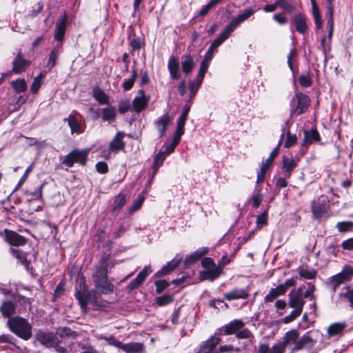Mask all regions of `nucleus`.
I'll list each match as a JSON object with an SVG mask.
<instances>
[{
	"instance_id": "nucleus-1",
	"label": "nucleus",
	"mask_w": 353,
	"mask_h": 353,
	"mask_svg": "<svg viewBox=\"0 0 353 353\" xmlns=\"http://www.w3.org/2000/svg\"><path fill=\"white\" fill-rule=\"evenodd\" d=\"M108 263L107 259L103 257L96 268V272L92 276L95 290L90 291L85 278L79 281V288H77L75 297L78 300L81 308L85 311L89 301L95 305L97 301V294H109L114 291V285L108 280Z\"/></svg>"
},
{
	"instance_id": "nucleus-2",
	"label": "nucleus",
	"mask_w": 353,
	"mask_h": 353,
	"mask_svg": "<svg viewBox=\"0 0 353 353\" xmlns=\"http://www.w3.org/2000/svg\"><path fill=\"white\" fill-rule=\"evenodd\" d=\"M7 325L12 333L25 341L29 340L32 336V324L23 317L16 316L9 318Z\"/></svg>"
},
{
	"instance_id": "nucleus-3",
	"label": "nucleus",
	"mask_w": 353,
	"mask_h": 353,
	"mask_svg": "<svg viewBox=\"0 0 353 353\" xmlns=\"http://www.w3.org/2000/svg\"><path fill=\"white\" fill-rule=\"evenodd\" d=\"M323 339L322 334L318 330H311L303 334L298 341L295 347H292V353L305 349L311 353H316V344L321 341Z\"/></svg>"
},
{
	"instance_id": "nucleus-4",
	"label": "nucleus",
	"mask_w": 353,
	"mask_h": 353,
	"mask_svg": "<svg viewBox=\"0 0 353 353\" xmlns=\"http://www.w3.org/2000/svg\"><path fill=\"white\" fill-rule=\"evenodd\" d=\"M34 336L37 341L44 347L53 348L58 353H67L66 348L60 345L61 341L56 334L39 330L35 333Z\"/></svg>"
},
{
	"instance_id": "nucleus-5",
	"label": "nucleus",
	"mask_w": 353,
	"mask_h": 353,
	"mask_svg": "<svg viewBox=\"0 0 353 353\" xmlns=\"http://www.w3.org/2000/svg\"><path fill=\"white\" fill-rule=\"evenodd\" d=\"M353 276V268L345 265L338 274L330 277L327 281V285L335 292L337 288L346 282L350 281Z\"/></svg>"
},
{
	"instance_id": "nucleus-6",
	"label": "nucleus",
	"mask_w": 353,
	"mask_h": 353,
	"mask_svg": "<svg viewBox=\"0 0 353 353\" xmlns=\"http://www.w3.org/2000/svg\"><path fill=\"white\" fill-rule=\"evenodd\" d=\"M310 97L301 92L295 93L290 103L291 116H299L304 113L310 105Z\"/></svg>"
},
{
	"instance_id": "nucleus-7",
	"label": "nucleus",
	"mask_w": 353,
	"mask_h": 353,
	"mask_svg": "<svg viewBox=\"0 0 353 353\" xmlns=\"http://www.w3.org/2000/svg\"><path fill=\"white\" fill-rule=\"evenodd\" d=\"M89 152V149L73 150L63 158L62 163L68 168L72 167L74 163L85 165L87 162Z\"/></svg>"
},
{
	"instance_id": "nucleus-8",
	"label": "nucleus",
	"mask_w": 353,
	"mask_h": 353,
	"mask_svg": "<svg viewBox=\"0 0 353 353\" xmlns=\"http://www.w3.org/2000/svg\"><path fill=\"white\" fill-rule=\"evenodd\" d=\"M220 334L214 333L204 343L200 346L199 350L196 353H219L216 345L221 342Z\"/></svg>"
},
{
	"instance_id": "nucleus-9",
	"label": "nucleus",
	"mask_w": 353,
	"mask_h": 353,
	"mask_svg": "<svg viewBox=\"0 0 353 353\" xmlns=\"http://www.w3.org/2000/svg\"><path fill=\"white\" fill-rule=\"evenodd\" d=\"M288 296L290 307L302 311L305 304L302 288H299L296 290H292Z\"/></svg>"
},
{
	"instance_id": "nucleus-10",
	"label": "nucleus",
	"mask_w": 353,
	"mask_h": 353,
	"mask_svg": "<svg viewBox=\"0 0 353 353\" xmlns=\"http://www.w3.org/2000/svg\"><path fill=\"white\" fill-rule=\"evenodd\" d=\"M255 12L256 10L253 8L245 9L236 17H233L227 26L234 32L241 23L248 19Z\"/></svg>"
},
{
	"instance_id": "nucleus-11",
	"label": "nucleus",
	"mask_w": 353,
	"mask_h": 353,
	"mask_svg": "<svg viewBox=\"0 0 353 353\" xmlns=\"http://www.w3.org/2000/svg\"><path fill=\"white\" fill-rule=\"evenodd\" d=\"M282 343L275 344L276 345L282 346V353H284L285 349L289 347L290 350L292 347H295L299 341V332L296 330H291L287 332L284 336Z\"/></svg>"
},
{
	"instance_id": "nucleus-12",
	"label": "nucleus",
	"mask_w": 353,
	"mask_h": 353,
	"mask_svg": "<svg viewBox=\"0 0 353 353\" xmlns=\"http://www.w3.org/2000/svg\"><path fill=\"white\" fill-rule=\"evenodd\" d=\"M79 114L77 112H72L68 118L63 119L64 122H67L72 134H80L83 132L84 128L81 123V121L77 119Z\"/></svg>"
},
{
	"instance_id": "nucleus-13",
	"label": "nucleus",
	"mask_w": 353,
	"mask_h": 353,
	"mask_svg": "<svg viewBox=\"0 0 353 353\" xmlns=\"http://www.w3.org/2000/svg\"><path fill=\"white\" fill-rule=\"evenodd\" d=\"M68 17L66 14L62 15L57 21L54 28V40L61 42L63 40L67 27Z\"/></svg>"
},
{
	"instance_id": "nucleus-14",
	"label": "nucleus",
	"mask_w": 353,
	"mask_h": 353,
	"mask_svg": "<svg viewBox=\"0 0 353 353\" xmlns=\"http://www.w3.org/2000/svg\"><path fill=\"white\" fill-rule=\"evenodd\" d=\"M149 100L150 98L145 94L143 90H139L132 101L133 110L138 113L141 112L148 105Z\"/></svg>"
},
{
	"instance_id": "nucleus-15",
	"label": "nucleus",
	"mask_w": 353,
	"mask_h": 353,
	"mask_svg": "<svg viewBox=\"0 0 353 353\" xmlns=\"http://www.w3.org/2000/svg\"><path fill=\"white\" fill-rule=\"evenodd\" d=\"M4 234L5 240L12 245L20 246L26 243V239L14 231L5 229Z\"/></svg>"
},
{
	"instance_id": "nucleus-16",
	"label": "nucleus",
	"mask_w": 353,
	"mask_h": 353,
	"mask_svg": "<svg viewBox=\"0 0 353 353\" xmlns=\"http://www.w3.org/2000/svg\"><path fill=\"white\" fill-rule=\"evenodd\" d=\"M30 64V62L23 59L21 52H19L12 61V69L10 72L12 73L21 74L28 68Z\"/></svg>"
},
{
	"instance_id": "nucleus-17",
	"label": "nucleus",
	"mask_w": 353,
	"mask_h": 353,
	"mask_svg": "<svg viewBox=\"0 0 353 353\" xmlns=\"http://www.w3.org/2000/svg\"><path fill=\"white\" fill-rule=\"evenodd\" d=\"M125 134L123 132H117L114 137L109 143V151L112 152H117L125 148V142L123 138Z\"/></svg>"
},
{
	"instance_id": "nucleus-18",
	"label": "nucleus",
	"mask_w": 353,
	"mask_h": 353,
	"mask_svg": "<svg viewBox=\"0 0 353 353\" xmlns=\"http://www.w3.org/2000/svg\"><path fill=\"white\" fill-rule=\"evenodd\" d=\"M182 260V257L176 256L172 261H169L160 270L154 274L156 277H161L168 274L174 270Z\"/></svg>"
},
{
	"instance_id": "nucleus-19",
	"label": "nucleus",
	"mask_w": 353,
	"mask_h": 353,
	"mask_svg": "<svg viewBox=\"0 0 353 353\" xmlns=\"http://www.w3.org/2000/svg\"><path fill=\"white\" fill-rule=\"evenodd\" d=\"M168 69L172 79L176 80L179 79L181 76L179 71V63L176 57H170L168 63Z\"/></svg>"
},
{
	"instance_id": "nucleus-20",
	"label": "nucleus",
	"mask_w": 353,
	"mask_h": 353,
	"mask_svg": "<svg viewBox=\"0 0 353 353\" xmlns=\"http://www.w3.org/2000/svg\"><path fill=\"white\" fill-rule=\"evenodd\" d=\"M208 252V248L203 247L198 249L192 254L188 256L184 261V265L185 267H188L192 264L198 261L202 256L205 255Z\"/></svg>"
},
{
	"instance_id": "nucleus-21",
	"label": "nucleus",
	"mask_w": 353,
	"mask_h": 353,
	"mask_svg": "<svg viewBox=\"0 0 353 353\" xmlns=\"http://www.w3.org/2000/svg\"><path fill=\"white\" fill-rule=\"evenodd\" d=\"M282 172L285 178H290L291 172L296 167L297 163L292 157H283L282 160Z\"/></svg>"
},
{
	"instance_id": "nucleus-22",
	"label": "nucleus",
	"mask_w": 353,
	"mask_h": 353,
	"mask_svg": "<svg viewBox=\"0 0 353 353\" xmlns=\"http://www.w3.org/2000/svg\"><path fill=\"white\" fill-rule=\"evenodd\" d=\"M223 297L227 301H232L240 299H247L248 297V293L243 288H235L231 291L225 293Z\"/></svg>"
},
{
	"instance_id": "nucleus-23",
	"label": "nucleus",
	"mask_w": 353,
	"mask_h": 353,
	"mask_svg": "<svg viewBox=\"0 0 353 353\" xmlns=\"http://www.w3.org/2000/svg\"><path fill=\"white\" fill-rule=\"evenodd\" d=\"M339 297L342 301H347L353 308V285H346L341 288Z\"/></svg>"
},
{
	"instance_id": "nucleus-24",
	"label": "nucleus",
	"mask_w": 353,
	"mask_h": 353,
	"mask_svg": "<svg viewBox=\"0 0 353 353\" xmlns=\"http://www.w3.org/2000/svg\"><path fill=\"white\" fill-rule=\"evenodd\" d=\"M244 323L239 319H235L223 327V331L225 335L236 334L239 330L243 328Z\"/></svg>"
},
{
	"instance_id": "nucleus-25",
	"label": "nucleus",
	"mask_w": 353,
	"mask_h": 353,
	"mask_svg": "<svg viewBox=\"0 0 353 353\" xmlns=\"http://www.w3.org/2000/svg\"><path fill=\"white\" fill-rule=\"evenodd\" d=\"M63 51L62 45L61 43L57 44L51 50L49 59L47 63V68L49 70H52L57 63V59Z\"/></svg>"
},
{
	"instance_id": "nucleus-26",
	"label": "nucleus",
	"mask_w": 353,
	"mask_h": 353,
	"mask_svg": "<svg viewBox=\"0 0 353 353\" xmlns=\"http://www.w3.org/2000/svg\"><path fill=\"white\" fill-rule=\"evenodd\" d=\"M222 270L220 268H217L216 266L208 270L201 271L200 272V279L202 281L209 280L213 281L218 278L219 275L221 274Z\"/></svg>"
},
{
	"instance_id": "nucleus-27",
	"label": "nucleus",
	"mask_w": 353,
	"mask_h": 353,
	"mask_svg": "<svg viewBox=\"0 0 353 353\" xmlns=\"http://www.w3.org/2000/svg\"><path fill=\"white\" fill-rule=\"evenodd\" d=\"M233 32V31L226 26L220 35L216 37L211 43L210 47L215 50L216 48L220 46L224 41H225Z\"/></svg>"
},
{
	"instance_id": "nucleus-28",
	"label": "nucleus",
	"mask_w": 353,
	"mask_h": 353,
	"mask_svg": "<svg viewBox=\"0 0 353 353\" xmlns=\"http://www.w3.org/2000/svg\"><path fill=\"white\" fill-rule=\"evenodd\" d=\"M170 122V117L168 114H165L159 118L155 122V125L159 132V137H162L166 130V128Z\"/></svg>"
},
{
	"instance_id": "nucleus-29",
	"label": "nucleus",
	"mask_w": 353,
	"mask_h": 353,
	"mask_svg": "<svg viewBox=\"0 0 353 353\" xmlns=\"http://www.w3.org/2000/svg\"><path fill=\"white\" fill-rule=\"evenodd\" d=\"M15 303L11 301L3 302L0 307V311L4 317L11 318L10 316L15 312Z\"/></svg>"
},
{
	"instance_id": "nucleus-30",
	"label": "nucleus",
	"mask_w": 353,
	"mask_h": 353,
	"mask_svg": "<svg viewBox=\"0 0 353 353\" xmlns=\"http://www.w3.org/2000/svg\"><path fill=\"white\" fill-rule=\"evenodd\" d=\"M294 21L296 31L301 34H305L307 30L305 17L301 14H296L294 17Z\"/></svg>"
},
{
	"instance_id": "nucleus-31",
	"label": "nucleus",
	"mask_w": 353,
	"mask_h": 353,
	"mask_svg": "<svg viewBox=\"0 0 353 353\" xmlns=\"http://www.w3.org/2000/svg\"><path fill=\"white\" fill-rule=\"evenodd\" d=\"M320 136L316 129H312L310 131H304V139L302 143L303 145H307L314 141H319Z\"/></svg>"
},
{
	"instance_id": "nucleus-32",
	"label": "nucleus",
	"mask_w": 353,
	"mask_h": 353,
	"mask_svg": "<svg viewBox=\"0 0 353 353\" xmlns=\"http://www.w3.org/2000/svg\"><path fill=\"white\" fill-rule=\"evenodd\" d=\"M10 252L13 256L18 259L19 262L23 265L27 270L30 266V263L27 260L26 253L23 252L21 250L10 248Z\"/></svg>"
},
{
	"instance_id": "nucleus-33",
	"label": "nucleus",
	"mask_w": 353,
	"mask_h": 353,
	"mask_svg": "<svg viewBox=\"0 0 353 353\" xmlns=\"http://www.w3.org/2000/svg\"><path fill=\"white\" fill-rule=\"evenodd\" d=\"M117 110L114 106L109 105L101 110V118L103 121H112L115 119Z\"/></svg>"
},
{
	"instance_id": "nucleus-34",
	"label": "nucleus",
	"mask_w": 353,
	"mask_h": 353,
	"mask_svg": "<svg viewBox=\"0 0 353 353\" xmlns=\"http://www.w3.org/2000/svg\"><path fill=\"white\" fill-rule=\"evenodd\" d=\"M194 65V62L192 57L190 54H185L182 58L181 68L182 71L185 74L190 73Z\"/></svg>"
},
{
	"instance_id": "nucleus-35",
	"label": "nucleus",
	"mask_w": 353,
	"mask_h": 353,
	"mask_svg": "<svg viewBox=\"0 0 353 353\" xmlns=\"http://www.w3.org/2000/svg\"><path fill=\"white\" fill-rule=\"evenodd\" d=\"M93 97L101 105L109 103L108 96L99 87H95L92 90Z\"/></svg>"
},
{
	"instance_id": "nucleus-36",
	"label": "nucleus",
	"mask_w": 353,
	"mask_h": 353,
	"mask_svg": "<svg viewBox=\"0 0 353 353\" xmlns=\"http://www.w3.org/2000/svg\"><path fill=\"white\" fill-rule=\"evenodd\" d=\"M283 287L277 286L275 288H272L269 293L264 297V301L265 303L272 302L279 296L283 295Z\"/></svg>"
},
{
	"instance_id": "nucleus-37",
	"label": "nucleus",
	"mask_w": 353,
	"mask_h": 353,
	"mask_svg": "<svg viewBox=\"0 0 353 353\" xmlns=\"http://www.w3.org/2000/svg\"><path fill=\"white\" fill-rule=\"evenodd\" d=\"M122 350L126 353H142L143 345L139 343H130L122 345Z\"/></svg>"
},
{
	"instance_id": "nucleus-38",
	"label": "nucleus",
	"mask_w": 353,
	"mask_h": 353,
	"mask_svg": "<svg viewBox=\"0 0 353 353\" xmlns=\"http://www.w3.org/2000/svg\"><path fill=\"white\" fill-rule=\"evenodd\" d=\"M346 324L345 322H337L331 324L327 328V334L330 336L340 334L345 329Z\"/></svg>"
},
{
	"instance_id": "nucleus-39",
	"label": "nucleus",
	"mask_w": 353,
	"mask_h": 353,
	"mask_svg": "<svg viewBox=\"0 0 353 353\" xmlns=\"http://www.w3.org/2000/svg\"><path fill=\"white\" fill-rule=\"evenodd\" d=\"M255 353H282V346L274 345L271 348L266 343L261 344Z\"/></svg>"
},
{
	"instance_id": "nucleus-40",
	"label": "nucleus",
	"mask_w": 353,
	"mask_h": 353,
	"mask_svg": "<svg viewBox=\"0 0 353 353\" xmlns=\"http://www.w3.org/2000/svg\"><path fill=\"white\" fill-rule=\"evenodd\" d=\"M284 138V132H282L281 135V138L279 141V144L277 147H276L270 153L269 157L265 161L261 163L262 165H266L268 168H269L273 163L274 158L277 156L279 154V147L281 142L283 141V139Z\"/></svg>"
},
{
	"instance_id": "nucleus-41",
	"label": "nucleus",
	"mask_w": 353,
	"mask_h": 353,
	"mask_svg": "<svg viewBox=\"0 0 353 353\" xmlns=\"http://www.w3.org/2000/svg\"><path fill=\"white\" fill-rule=\"evenodd\" d=\"M12 88L14 89L15 92L21 93L27 90V83L24 79H17L11 83Z\"/></svg>"
},
{
	"instance_id": "nucleus-42",
	"label": "nucleus",
	"mask_w": 353,
	"mask_h": 353,
	"mask_svg": "<svg viewBox=\"0 0 353 353\" xmlns=\"http://www.w3.org/2000/svg\"><path fill=\"white\" fill-rule=\"evenodd\" d=\"M312 212L314 219H320L323 217L327 212V209L325 205L320 204L312 205Z\"/></svg>"
},
{
	"instance_id": "nucleus-43",
	"label": "nucleus",
	"mask_w": 353,
	"mask_h": 353,
	"mask_svg": "<svg viewBox=\"0 0 353 353\" xmlns=\"http://www.w3.org/2000/svg\"><path fill=\"white\" fill-rule=\"evenodd\" d=\"M137 78V70L135 68H133L132 70L131 77L128 79H125L122 84V88H123V90L128 91V90H130V89H132Z\"/></svg>"
},
{
	"instance_id": "nucleus-44",
	"label": "nucleus",
	"mask_w": 353,
	"mask_h": 353,
	"mask_svg": "<svg viewBox=\"0 0 353 353\" xmlns=\"http://www.w3.org/2000/svg\"><path fill=\"white\" fill-rule=\"evenodd\" d=\"M126 202L125 196L123 194H119L115 196L114 203L112 204V210L113 212L121 210Z\"/></svg>"
},
{
	"instance_id": "nucleus-45",
	"label": "nucleus",
	"mask_w": 353,
	"mask_h": 353,
	"mask_svg": "<svg viewBox=\"0 0 353 353\" xmlns=\"http://www.w3.org/2000/svg\"><path fill=\"white\" fill-rule=\"evenodd\" d=\"M336 228L341 233L352 231L353 222L350 221L338 222L336 225Z\"/></svg>"
},
{
	"instance_id": "nucleus-46",
	"label": "nucleus",
	"mask_w": 353,
	"mask_h": 353,
	"mask_svg": "<svg viewBox=\"0 0 353 353\" xmlns=\"http://www.w3.org/2000/svg\"><path fill=\"white\" fill-rule=\"evenodd\" d=\"M276 1L277 7L289 13H292L295 9V7L288 0H276Z\"/></svg>"
},
{
	"instance_id": "nucleus-47",
	"label": "nucleus",
	"mask_w": 353,
	"mask_h": 353,
	"mask_svg": "<svg viewBox=\"0 0 353 353\" xmlns=\"http://www.w3.org/2000/svg\"><path fill=\"white\" fill-rule=\"evenodd\" d=\"M44 77L45 75L42 72H41L39 75L34 77V81L30 86V91L33 94H36L38 92L40 86L42 84V81L44 79Z\"/></svg>"
},
{
	"instance_id": "nucleus-48",
	"label": "nucleus",
	"mask_w": 353,
	"mask_h": 353,
	"mask_svg": "<svg viewBox=\"0 0 353 353\" xmlns=\"http://www.w3.org/2000/svg\"><path fill=\"white\" fill-rule=\"evenodd\" d=\"M221 1L222 0H210L206 5L201 8L199 15L205 17L213 7L218 5Z\"/></svg>"
},
{
	"instance_id": "nucleus-49",
	"label": "nucleus",
	"mask_w": 353,
	"mask_h": 353,
	"mask_svg": "<svg viewBox=\"0 0 353 353\" xmlns=\"http://www.w3.org/2000/svg\"><path fill=\"white\" fill-rule=\"evenodd\" d=\"M202 83H199L196 79L190 81L188 84V88L190 92V101L192 100L196 94L197 90L200 88Z\"/></svg>"
},
{
	"instance_id": "nucleus-50",
	"label": "nucleus",
	"mask_w": 353,
	"mask_h": 353,
	"mask_svg": "<svg viewBox=\"0 0 353 353\" xmlns=\"http://www.w3.org/2000/svg\"><path fill=\"white\" fill-rule=\"evenodd\" d=\"M209 65H210L209 63L205 62L204 61H201V65H200L199 71L198 75L196 78L197 81H199V83L203 82L205 74L207 72Z\"/></svg>"
},
{
	"instance_id": "nucleus-51",
	"label": "nucleus",
	"mask_w": 353,
	"mask_h": 353,
	"mask_svg": "<svg viewBox=\"0 0 353 353\" xmlns=\"http://www.w3.org/2000/svg\"><path fill=\"white\" fill-rule=\"evenodd\" d=\"M174 301L173 296L172 295H163L156 298V303L159 306L166 305Z\"/></svg>"
},
{
	"instance_id": "nucleus-52",
	"label": "nucleus",
	"mask_w": 353,
	"mask_h": 353,
	"mask_svg": "<svg viewBox=\"0 0 353 353\" xmlns=\"http://www.w3.org/2000/svg\"><path fill=\"white\" fill-rule=\"evenodd\" d=\"M165 157L163 155V152L161 151L156 154L154 159L153 167H154V174L157 172L159 168L163 163L165 160Z\"/></svg>"
},
{
	"instance_id": "nucleus-53",
	"label": "nucleus",
	"mask_w": 353,
	"mask_h": 353,
	"mask_svg": "<svg viewBox=\"0 0 353 353\" xmlns=\"http://www.w3.org/2000/svg\"><path fill=\"white\" fill-rule=\"evenodd\" d=\"M74 332L72 331L70 328L63 327H59L57 330L56 334L59 336L60 338L63 339L65 336H74Z\"/></svg>"
},
{
	"instance_id": "nucleus-54",
	"label": "nucleus",
	"mask_w": 353,
	"mask_h": 353,
	"mask_svg": "<svg viewBox=\"0 0 353 353\" xmlns=\"http://www.w3.org/2000/svg\"><path fill=\"white\" fill-rule=\"evenodd\" d=\"M326 18H327V24H334V6L333 3H327V12H326Z\"/></svg>"
},
{
	"instance_id": "nucleus-55",
	"label": "nucleus",
	"mask_w": 353,
	"mask_h": 353,
	"mask_svg": "<svg viewBox=\"0 0 353 353\" xmlns=\"http://www.w3.org/2000/svg\"><path fill=\"white\" fill-rule=\"evenodd\" d=\"M299 275L307 279H312L315 278L316 272L313 270L302 268L299 270Z\"/></svg>"
},
{
	"instance_id": "nucleus-56",
	"label": "nucleus",
	"mask_w": 353,
	"mask_h": 353,
	"mask_svg": "<svg viewBox=\"0 0 353 353\" xmlns=\"http://www.w3.org/2000/svg\"><path fill=\"white\" fill-rule=\"evenodd\" d=\"M299 83L304 88H308L312 85V79L308 73L300 76Z\"/></svg>"
},
{
	"instance_id": "nucleus-57",
	"label": "nucleus",
	"mask_w": 353,
	"mask_h": 353,
	"mask_svg": "<svg viewBox=\"0 0 353 353\" xmlns=\"http://www.w3.org/2000/svg\"><path fill=\"white\" fill-rule=\"evenodd\" d=\"M177 145L173 143L172 142L170 143H165L163 144L162 149L161 150V152H163V155L165 157L168 156L171 153H172Z\"/></svg>"
},
{
	"instance_id": "nucleus-58",
	"label": "nucleus",
	"mask_w": 353,
	"mask_h": 353,
	"mask_svg": "<svg viewBox=\"0 0 353 353\" xmlns=\"http://www.w3.org/2000/svg\"><path fill=\"white\" fill-rule=\"evenodd\" d=\"M156 286V292L157 294L161 293L165 289L169 286V283L165 280H159L154 282Z\"/></svg>"
},
{
	"instance_id": "nucleus-59",
	"label": "nucleus",
	"mask_w": 353,
	"mask_h": 353,
	"mask_svg": "<svg viewBox=\"0 0 353 353\" xmlns=\"http://www.w3.org/2000/svg\"><path fill=\"white\" fill-rule=\"evenodd\" d=\"M268 169L266 165H261L260 170L257 173L256 183L259 184L263 182Z\"/></svg>"
},
{
	"instance_id": "nucleus-60",
	"label": "nucleus",
	"mask_w": 353,
	"mask_h": 353,
	"mask_svg": "<svg viewBox=\"0 0 353 353\" xmlns=\"http://www.w3.org/2000/svg\"><path fill=\"white\" fill-rule=\"evenodd\" d=\"M301 312L302 311L301 310L294 309L289 315L285 316V318L283 319V322L285 323H288L293 321L296 317H298L301 314Z\"/></svg>"
},
{
	"instance_id": "nucleus-61",
	"label": "nucleus",
	"mask_w": 353,
	"mask_h": 353,
	"mask_svg": "<svg viewBox=\"0 0 353 353\" xmlns=\"http://www.w3.org/2000/svg\"><path fill=\"white\" fill-rule=\"evenodd\" d=\"M256 225L258 228H261L268 223V212L266 211L261 213L256 219Z\"/></svg>"
},
{
	"instance_id": "nucleus-62",
	"label": "nucleus",
	"mask_w": 353,
	"mask_h": 353,
	"mask_svg": "<svg viewBox=\"0 0 353 353\" xmlns=\"http://www.w3.org/2000/svg\"><path fill=\"white\" fill-rule=\"evenodd\" d=\"M236 336L239 339L253 338V335L252 334L251 332L247 328H242L239 330V331L236 333Z\"/></svg>"
},
{
	"instance_id": "nucleus-63",
	"label": "nucleus",
	"mask_w": 353,
	"mask_h": 353,
	"mask_svg": "<svg viewBox=\"0 0 353 353\" xmlns=\"http://www.w3.org/2000/svg\"><path fill=\"white\" fill-rule=\"evenodd\" d=\"M131 107L130 101H121L119 104V111L121 114H124L129 111Z\"/></svg>"
},
{
	"instance_id": "nucleus-64",
	"label": "nucleus",
	"mask_w": 353,
	"mask_h": 353,
	"mask_svg": "<svg viewBox=\"0 0 353 353\" xmlns=\"http://www.w3.org/2000/svg\"><path fill=\"white\" fill-rule=\"evenodd\" d=\"M296 142V137L294 134H291L288 131L287 132L286 141L285 142V148H290L294 145Z\"/></svg>"
}]
</instances>
